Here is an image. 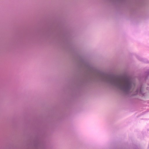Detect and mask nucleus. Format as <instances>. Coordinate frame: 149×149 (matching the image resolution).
I'll list each match as a JSON object with an SVG mask.
<instances>
[{"label": "nucleus", "mask_w": 149, "mask_h": 149, "mask_svg": "<svg viewBox=\"0 0 149 149\" xmlns=\"http://www.w3.org/2000/svg\"><path fill=\"white\" fill-rule=\"evenodd\" d=\"M113 84L126 92H132L134 89L135 85L127 77H118L113 78Z\"/></svg>", "instance_id": "nucleus-1"}, {"label": "nucleus", "mask_w": 149, "mask_h": 149, "mask_svg": "<svg viewBox=\"0 0 149 149\" xmlns=\"http://www.w3.org/2000/svg\"><path fill=\"white\" fill-rule=\"evenodd\" d=\"M138 93V91H136V93H134V95H136V94H137Z\"/></svg>", "instance_id": "nucleus-2"}, {"label": "nucleus", "mask_w": 149, "mask_h": 149, "mask_svg": "<svg viewBox=\"0 0 149 149\" xmlns=\"http://www.w3.org/2000/svg\"><path fill=\"white\" fill-rule=\"evenodd\" d=\"M139 93H141V91H140V92H139Z\"/></svg>", "instance_id": "nucleus-3"}]
</instances>
